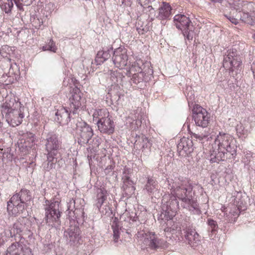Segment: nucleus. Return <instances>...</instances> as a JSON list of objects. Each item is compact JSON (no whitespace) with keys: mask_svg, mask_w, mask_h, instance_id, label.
<instances>
[{"mask_svg":"<svg viewBox=\"0 0 255 255\" xmlns=\"http://www.w3.org/2000/svg\"><path fill=\"white\" fill-rule=\"evenodd\" d=\"M211 159L213 162H219L232 159L236 155V147L234 138L229 133L220 132L214 140Z\"/></svg>","mask_w":255,"mask_h":255,"instance_id":"f257e3e1","label":"nucleus"},{"mask_svg":"<svg viewBox=\"0 0 255 255\" xmlns=\"http://www.w3.org/2000/svg\"><path fill=\"white\" fill-rule=\"evenodd\" d=\"M165 183L170 190L172 194L169 200L166 202V204H169L173 198L177 201L176 198L177 197L184 203L185 201L183 198H189L190 199L193 198V186L186 179L183 177H175L174 179L167 178Z\"/></svg>","mask_w":255,"mask_h":255,"instance_id":"f03ea898","label":"nucleus"},{"mask_svg":"<svg viewBox=\"0 0 255 255\" xmlns=\"http://www.w3.org/2000/svg\"><path fill=\"white\" fill-rule=\"evenodd\" d=\"M71 94L68 106L58 110L55 114V120L61 125L67 124L70 120V114H78L81 108L82 93L80 89L77 87L73 88Z\"/></svg>","mask_w":255,"mask_h":255,"instance_id":"7ed1b4c3","label":"nucleus"},{"mask_svg":"<svg viewBox=\"0 0 255 255\" xmlns=\"http://www.w3.org/2000/svg\"><path fill=\"white\" fill-rule=\"evenodd\" d=\"M178 206V202L174 198L169 204L168 203L162 206L163 212L161 213L160 218L161 220V224L162 225V228L165 224L166 225V227L164 228L165 232H174L178 228L180 229L179 223L174 221L173 219Z\"/></svg>","mask_w":255,"mask_h":255,"instance_id":"20e7f679","label":"nucleus"},{"mask_svg":"<svg viewBox=\"0 0 255 255\" xmlns=\"http://www.w3.org/2000/svg\"><path fill=\"white\" fill-rule=\"evenodd\" d=\"M20 103L15 100L5 102L1 107V112L3 117H4L7 123L11 126L14 127L19 125L22 121L24 115L20 109Z\"/></svg>","mask_w":255,"mask_h":255,"instance_id":"39448f33","label":"nucleus"},{"mask_svg":"<svg viewBox=\"0 0 255 255\" xmlns=\"http://www.w3.org/2000/svg\"><path fill=\"white\" fill-rule=\"evenodd\" d=\"M45 141V149L47 152V170H50L54 167V159L57 160V155L60 149V142L58 140V136L53 133H48Z\"/></svg>","mask_w":255,"mask_h":255,"instance_id":"423d86ee","label":"nucleus"},{"mask_svg":"<svg viewBox=\"0 0 255 255\" xmlns=\"http://www.w3.org/2000/svg\"><path fill=\"white\" fill-rule=\"evenodd\" d=\"M44 205L45 211V220L49 226L52 227H57L60 224L61 209H60V202L55 199L46 200Z\"/></svg>","mask_w":255,"mask_h":255,"instance_id":"0eeeda50","label":"nucleus"},{"mask_svg":"<svg viewBox=\"0 0 255 255\" xmlns=\"http://www.w3.org/2000/svg\"><path fill=\"white\" fill-rule=\"evenodd\" d=\"M173 21L176 28L182 31L185 39L192 40L194 27L189 18L184 14H178L174 16Z\"/></svg>","mask_w":255,"mask_h":255,"instance_id":"6e6552de","label":"nucleus"},{"mask_svg":"<svg viewBox=\"0 0 255 255\" xmlns=\"http://www.w3.org/2000/svg\"><path fill=\"white\" fill-rule=\"evenodd\" d=\"M223 67L229 68L230 72L234 75L240 73L242 70V60L240 55L236 49H230L224 55L223 63Z\"/></svg>","mask_w":255,"mask_h":255,"instance_id":"1a4fd4ad","label":"nucleus"},{"mask_svg":"<svg viewBox=\"0 0 255 255\" xmlns=\"http://www.w3.org/2000/svg\"><path fill=\"white\" fill-rule=\"evenodd\" d=\"M76 130L78 136V142L81 145L88 143L94 134L91 127L82 121L76 124Z\"/></svg>","mask_w":255,"mask_h":255,"instance_id":"9d476101","label":"nucleus"},{"mask_svg":"<svg viewBox=\"0 0 255 255\" xmlns=\"http://www.w3.org/2000/svg\"><path fill=\"white\" fill-rule=\"evenodd\" d=\"M192 111V117L197 126L208 127L210 115L206 109L198 105H195Z\"/></svg>","mask_w":255,"mask_h":255,"instance_id":"9b49d317","label":"nucleus"},{"mask_svg":"<svg viewBox=\"0 0 255 255\" xmlns=\"http://www.w3.org/2000/svg\"><path fill=\"white\" fill-rule=\"evenodd\" d=\"M138 238L143 239V244L152 249H156L162 246V241L158 238L154 233L144 231H140L137 233Z\"/></svg>","mask_w":255,"mask_h":255,"instance_id":"f8f14e48","label":"nucleus"},{"mask_svg":"<svg viewBox=\"0 0 255 255\" xmlns=\"http://www.w3.org/2000/svg\"><path fill=\"white\" fill-rule=\"evenodd\" d=\"M112 59L117 67L124 68L128 64V57L126 49L122 47L117 48L113 53Z\"/></svg>","mask_w":255,"mask_h":255,"instance_id":"ddd939ff","label":"nucleus"},{"mask_svg":"<svg viewBox=\"0 0 255 255\" xmlns=\"http://www.w3.org/2000/svg\"><path fill=\"white\" fill-rule=\"evenodd\" d=\"M29 221L28 218L24 217H20L13 225L12 227L9 230V237L12 238L16 234H20L24 230H28Z\"/></svg>","mask_w":255,"mask_h":255,"instance_id":"4468645a","label":"nucleus"},{"mask_svg":"<svg viewBox=\"0 0 255 255\" xmlns=\"http://www.w3.org/2000/svg\"><path fill=\"white\" fill-rule=\"evenodd\" d=\"M3 255H33L31 250L29 248L23 249L21 243L15 242L12 243L6 250Z\"/></svg>","mask_w":255,"mask_h":255,"instance_id":"2eb2a0df","label":"nucleus"},{"mask_svg":"<svg viewBox=\"0 0 255 255\" xmlns=\"http://www.w3.org/2000/svg\"><path fill=\"white\" fill-rule=\"evenodd\" d=\"M151 143L144 135L136 136V140L134 142V147L136 149H141L143 155H148L150 152V148Z\"/></svg>","mask_w":255,"mask_h":255,"instance_id":"dca6fc26","label":"nucleus"},{"mask_svg":"<svg viewBox=\"0 0 255 255\" xmlns=\"http://www.w3.org/2000/svg\"><path fill=\"white\" fill-rule=\"evenodd\" d=\"M97 125L101 132L110 134L114 131V122L111 120L109 115L101 120Z\"/></svg>","mask_w":255,"mask_h":255,"instance_id":"f3484780","label":"nucleus"},{"mask_svg":"<svg viewBox=\"0 0 255 255\" xmlns=\"http://www.w3.org/2000/svg\"><path fill=\"white\" fill-rule=\"evenodd\" d=\"M131 171L130 168H126L123 172L122 179L123 180L124 185L123 189L125 193L128 195H131L134 193L135 188L134 186V183L132 180L130 179L129 174Z\"/></svg>","mask_w":255,"mask_h":255,"instance_id":"a211bd4d","label":"nucleus"},{"mask_svg":"<svg viewBox=\"0 0 255 255\" xmlns=\"http://www.w3.org/2000/svg\"><path fill=\"white\" fill-rule=\"evenodd\" d=\"M80 230L77 225H70L64 232V236L67 241L74 244L78 242L80 236Z\"/></svg>","mask_w":255,"mask_h":255,"instance_id":"6ab92c4d","label":"nucleus"},{"mask_svg":"<svg viewBox=\"0 0 255 255\" xmlns=\"http://www.w3.org/2000/svg\"><path fill=\"white\" fill-rule=\"evenodd\" d=\"M177 150L180 155H183L184 153L190 154L194 150L192 140L189 138L183 137L177 145Z\"/></svg>","mask_w":255,"mask_h":255,"instance_id":"aec40b11","label":"nucleus"},{"mask_svg":"<svg viewBox=\"0 0 255 255\" xmlns=\"http://www.w3.org/2000/svg\"><path fill=\"white\" fill-rule=\"evenodd\" d=\"M198 127L194 131H192L189 129V131L192 138L202 141L210 134V129L208 127Z\"/></svg>","mask_w":255,"mask_h":255,"instance_id":"412c9836","label":"nucleus"},{"mask_svg":"<svg viewBox=\"0 0 255 255\" xmlns=\"http://www.w3.org/2000/svg\"><path fill=\"white\" fill-rule=\"evenodd\" d=\"M26 203H22L21 202H19L17 200L15 201H12V199H10L7 202V209L8 212L11 211V213L13 215L16 216L17 214L23 213L25 210V205Z\"/></svg>","mask_w":255,"mask_h":255,"instance_id":"4be33fe9","label":"nucleus"},{"mask_svg":"<svg viewBox=\"0 0 255 255\" xmlns=\"http://www.w3.org/2000/svg\"><path fill=\"white\" fill-rule=\"evenodd\" d=\"M10 199L15 202L17 200L22 203H26L31 200V196L29 190L22 189L19 192L13 195Z\"/></svg>","mask_w":255,"mask_h":255,"instance_id":"5701e85b","label":"nucleus"},{"mask_svg":"<svg viewBox=\"0 0 255 255\" xmlns=\"http://www.w3.org/2000/svg\"><path fill=\"white\" fill-rule=\"evenodd\" d=\"M234 8L236 12L242 10L252 14L255 11V3L251 2H238L234 4Z\"/></svg>","mask_w":255,"mask_h":255,"instance_id":"b1692460","label":"nucleus"},{"mask_svg":"<svg viewBox=\"0 0 255 255\" xmlns=\"http://www.w3.org/2000/svg\"><path fill=\"white\" fill-rule=\"evenodd\" d=\"M185 237L188 241V244L194 247L200 242L199 236L195 230L188 228L185 232Z\"/></svg>","mask_w":255,"mask_h":255,"instance_id":"393cba45","label":"nucleus"},{"mask_svg":"<svg viewBox=\"0 0 255 255\" xmlns=\"http://www.w3.org/2000/svg\"><path fill=\"white\" fill-rule=\"evenodd\" d=\"M182 199L184 200L185 204H186V207L184 208H187L191 213L195 215H200L201 213L199 204L193 198L190 199L189 198L184 197Z\"/></svg>","mask_w":255,"mask_h":255,"instance_id":"a878e982","label":"nucleus"},{"mask_svg":"<svg viewBox=\"0 0 255 255\" xmlns=\"http://www.w3.org/2000/svg\"><path fill=\"white\" fill-rule=\"evenodd\" d=\"M147 179V182L143 190H145L149 196H152L158 190V183L153 178L148 177Z\"/></svg>","mask_w":255,"mask_h":255,"instance_id":"bb28decb","label":"nucleus"},{"mask_svg":"<svg viewBox=\"0 0 255 255\" xmlns=\"http://www.w3.org/2000/svg\"><path fill=\"white\" fill-rule=\"evenodd\" d=\"M171 10L170 5L168 3L163 2L162 6L159 8L158 14L156 17L160 20L168 18L171 15Z\"/></svg>","mask_w":255,"mask_h":255,"instance_id":"cd10ccee","label":"nucleus"},{"mask_svg":"<svg viewBox=\"0 0 255 255\" xmlns=\"http://www.w3.org/2000/svg\"><path fill=\"white\" fill-rule=\"evenodd\" d=\"M34 139L33 137H27L26 139L20 140L17 144L19 149L26 154L28 150L32 147L33 144Z\"/></svg>","mask_w":255,"mask_h":255,"instance_id":"c85d7f7f","label":"nucleus"},{"mask_svg":"<svg viewBox=\"0 0 255 255\" xmlns=\"http://www.w3.org/2000/svg\"><path fill=\"white\" fill-rule=\"evenodd\" d=\"M113 48L110 47L107 50L99 51L97 54L95 61L97 65H100L111 57V53L112 52Z\"/></svg>","mask_w":255,"mask_h":255,"instance_id":"c756f323","label":"nucleus"},{"mask_svg":"<svg viewBox=\"0 0 255 255\" xmlns=\"http://www.w3.org/2000/svg\"><path fill=\"white\" fill-rule=\"evenodd\" d=\"M237 12L236 16H238L239 20L252 25L255 24V22L253 19L251 13L242 11V10L241 11H237Z\"/></svg>","mask_w":255,"mask_h":255,"instance_id":"7c9ffc66","label":"nucleus"},{"mask_svg":"<svg viewBox=\"0 0 255 255\" xmlns=\"http://www.w3.org/2000/svg\"><path fill=\"white\" fill-rule=\"evenodd\" d=\"M113 230V238L115 242L118 241L120 237V230L121 229V223L118 218L115 217L111 224Z\"/></svg>","mask_w":255,"mask_h":255,"instance_id":"2f4dec72","label":"nucleus"},{"mask_svg":"<svg viewBox=\"0 0 255 255\" xmlns=\"http://www.w3.org/2000/svg\"><path fill=\"white\" fill-rule=\"evenodd\" d=\"M107 191L104 189H98L97 195V202L96 206L100 209L105 201L107 199Z\"/></svg>","mask_w":255,"mask_h":255,"instance_id":"473e14b6","label":"nucleus"},{"mask_svg":"<svg viewBox=\"0 0 255 255\" xmlns=\"http://www.w3.org/2000/svg\"><path fill=\"white\" fill-rule=\"evenodd\" d=\"M109 115V114L106 109L95 110L93 114V121L97 124L101 120L105 117H107Z\"/></svg>","mask_w":255,"mask_h":255,"instance_id":"72a5a7b5","label":"nucleus"},{"mask_svg":"<svg viewBox=\"0 0 255 255\" xmlns=\"http://www.w3.org/2000/svg\"><path fill=\"white\" fill-rule=\"evenodd\" d=\"M13 0H0V6L6 13L11 12L13 6Z\"/></svg>","mask_w":255,"mask_h":255,"instance_id":"f704fd0d","label":"nucleus"},{"mask_svg":"<svg viewBox=\"0 0 255 255\" xmlns=\"http://www.w3.org/2000/svg\"><path fill=\"white\" fill-rule=\"evenodd\" d=\"M75 201L73 199H70L69 202L67 204V210L68 212V216L69 217H74V215H72V213L74 215L77 213V212L79 211L80 210L75 209L74 211H73V209L75 208Z\"/></svg>","mask_w":255,"mask_h":255,"instance_id":"c9c22d12","label":"nucleus"},{"mask_svg":"<svg viewBox=\"0 0 255 255\" xmlns=\"http://www.w3.org/2000/svg\"><path fill=\"white\" fill-rule=\"evenodd\" d=\"M42 50L43 51L48 50L53 52H56L57 49L55 46V42L52 39H49V41L42 47Z\"/></svg>","mask_w":255,"mask_h":255,"instance_id":"e433bc0d","label":"nucleus"},{"mask_svg":"<svg viewBox=\"0 0 255 255\" xmlns=\"http://www.w3.org/2000/svg\"><path fill=\"white\" fill-rule=\"evenodd\" d=\"M143 67H139L138 72L151 75L153 73V70L150 68V64L148 62H146L142 65Z\"/></svg>","mask_w":255,"mask_h":255,"instance_id":"4c0bfd02","label":"nucleus"},{"mask_svg":"<svg viewBox=\"0 0 255 255\" xmlns=\"http://www.w3.org/2000/svg\"><path fill=\"white\" fill-rule=\"evenodd\" d=\"M207 223L210 227L208 231H211L212 234H215L218 229L217 222L213 219H209L207 221Z\"/></svg>","mask_w":255,"mask_h":255,"instance_id":"58836bf2","label":"nucleus"},{"mask_svg":"<svg viewBox=\"0 0 255 255\" xmlns=\"http://www.w3.org/2000/svg\"><path fill=\"white\" fill-rule=\"evenodd\" d=\"M138 3L140 4L141 6H148V8H151V9H153L152 5H149V4H152L154 6L156 4V0H137Z\"/></svg>","mask_w":255,"mask_h":255,"instance_id":"ea45409f","label":"nucleus"},{"mask_svg":"<svg viewBox=\"0 0 255 255\" xmlns=\"http://www.w3.org/2000/svg\"><path fill=\"white\" fill-rule=\"evenodd\" d=\"M121 5L130 6L132 3V0H118Z\"/></svg>","mask_w":255,"mask_h":255,"instance_id":"a19ab883","label":"nucleus"},{"mask_svg":"<svg viewBox=\"0 0 255 255\" xmlns=\"http://www.w3.org/2000/svg\"><path fill=\"white\" fill-rule=\"evenodd\" d=\"M227 18L233 23L235 24H237L239 23V18L238 16H236V17H234V16L229 15L226 16Z\"/></svg>","mask_w":255,"mask_h":255,"instance_id":"79ce46f5","label":"nucleus"},{"mask_svg":"<svg viewBox=\"0 0 255 255\" xmlns=\"http://www.w3.org/2000/svg\"><path fill=\"white\" fill-rule=\"evenodd\" d=\"M13 1L14 2L15 4H16L17 7L19 10H22L23 9V6H22V3L21 0H13Z\"/></svg>","mask_w":255,"mask_h":255,"instance_id":"37998d69","label":"nucleus"},{"mask_svg":"<svg viewBox=\"0 0 255 255\" xmlns=\"http://www.w3.org/2000/svg\"><path fill=\"white\" fill-rule=\"evenodd\" d=\"M114 169V166L112 165H108L105 170V172L106 174H109L113 169Z\"/></svg>","mask_w":255,"mask_h":255,"instance_id":"c03bdc74","label":"nucleus"},{"mask_svg":"<svg viewBox=\"0 0 255 255\" xmlns=\"http://www.w3.org/2000/svg\"><path fill=\"white\" fill-rule=\"evenodd\" d=\"M243 126H240V127H238L237 128V131L238 132H239V133H241L243 134H245V133H244V132H243Z\"/></svg>","mask_w":255,"mask_h":255,"instance_id":"a18cd8bd","label":"nucleus"},{"mask_svg":"<svg viewBox=\"0 0 255 255\" xmlns=\"http://www.w3.org/2000/svg\"><path fill=\"white\" fill-rule=\"evenodd\" d=\"M251 69H252V70L253 71V74H254V78L255 79V62H254L253 63V64L252 65Z\"/></svg>","mask_w":255,"mask_h":255,"instance_id":"49530a36","label":"nucleus"},{"mask_svg":"<svg viewBox=\"0 0 255 255\" xmlns=\"http://www.w3.org/2000/svg\"><path fill=\"white\" fill-rule=\"evenodd\" d=\"M213 2H221L223 0H210Z\"/></svg>","mask_w":255,"mask_h":255,"instance_id":"de8ad7c7","label":"nucleus"},{"mask_svg":"<svg viewBox=\"0 0 255 255\" xmlns=\"http://www.w3.org/2000/svg\"><path fill=\"white\" fill-rule=\"evenodd\" d=\"M135 123H136V125H140V124H141V122L138 121H136L135 122Z\"/></svg>","mask_w":255,"mask_h":255,"instance_id":"09e8293b","label":"nucleus"},{"mask_svg":"<svg viewBox=\"0 0 255 255\" xmlns=\"http://www.w3.org/2000/svg\"><path fill=\"white\" fill-rule=\"evenodd\" d=\"M235 213H236V215H238V216H239V214H238V209H236V211L235 212H234Z\"/></svg>","mask_w":255,"mask_h":255,"instance_id":"8fccbe9b","label":"nucleus"},{"mask_svg":"<svg viewBox=\"0 0 255 255\" xmlns=\"http://www.w3.org/2000/svg\"><path fill=\"white\" fill-rule=\"evenodd\" d=\"M254 36L255 37V34H254Z\"/></svg>","mask_w":255,"mask_h":255,"instance_id":"3c124183","label":"nucleus"}]
</instances>
